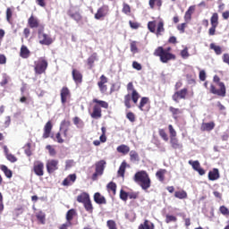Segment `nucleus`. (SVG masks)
Listing matches in <instances>:
<instances>
[{
    "instance_id": "45",
    "label": "nucleus",
    "mask_w": 229,
    "mask_h": 229,
    "mask_svg": "<svg viewBox=\"0 0 229 229\" xmlns=\"http://www.w3.org/2000/svg\"><path fill=\"white\" fill-rule=\"evenodd\" d=\"M139 92L136 91V89H133L132 93H131V99L133 101V103L137 104V102L139 101Z\"/></svg>"
},
{
    "instance_id": "51",
    "label": "nucleus",
    "mask_w": 229,
    "mask_h": 229,
    "mask_svg": "<svg viewBox=\"0 0 229 229\" xmlns=\"http://www.w3.org/2000/svg\"><path fill=\"white\" fill-rule=\"evenodd\" d=\"M8 75L6 73H3V80L0 82L1 87H4V85H8Z\"/></svg>"
},
{
    "instance_id": "64",
    "label": "nucleus",
    "mask_w": 229,
    "mask_h": 229,
    "mask_svg": "<svg viewBox=\"0 0 229 229\" xmlns=\"http://www.w3.org/2000/svg\"><path fill=\"white\" fill-rule=\"evenodd\" d=\"M223 62L225 64H227V65H229V55L228 54H224V55H223Z\"/></svg>"
},
{
    "instance_id": "25",
    "label": "nucleus",
    "mask_w": 229,
    "mask_h": 229,
    "mask_svg": "<svg viewBox=\"0 0 229 229\" xmlns=\"http://www.w3.org/2000/svg\"><path fill=\"white\" fill-rule=\"evenodd\" d=\"M36 217L41 223V225H46V213L39 211L36 214Z\"/></svg>"
},
{
    "instance_id": "8",
    "label": "nucleus",
    "mask_w": 229,
    "mask_h": 229,
    "mask_svg": "<svg viewBox=\"0 0 229 229\" xmlns=\"http://www.w3.org/2000/svg\"><path fill=\"white\" fill-rule=\"evenodd\" d=\"M58 169V160L51 159L47 162V171L49 174L55 173Z\"/></svg>"
},
{
    "instance_id": "50",
    "label": "nucleus",
    "mask_w": 229,
    "mask_h": 229,
    "mask_svg": "<svg viewBox=\"0 0 229 229\" xmlns=\"http://www.w3.org/2000/svg\"><path fill=\"white\" fill-rule=\"evenodd\" d=\"M175 221H176V216L173 215H166L165 223L167 224L175 223Z\"/></svg>"
},
{
    "instance_id": "47",
    "label": "nucleus",
    "mask_w": 229,
    "mask_h": 229,
    "mask_svg": "<svg viewBox=\"0 0 229 229\" xmlns=\"http://www.w3.org/2000/svg\"><path fill=\"white\" fill-rule=\"evenodd\" d=\"M188 163L190 164L191 166H192V169H194V171H197L198 168L200 166L199 161L190 160Z\"/></svg>"
},
{
    "instance_id": "23",
    "label": "nucleus",
    "mask_w": 229,
    "mask_h": 229,
    "mask_svg": "<svg viewBox=\"0 0 229 229\" xmlns=\"http://www.w3.org/2000/svg\"><path fill=\"white\" fill-rule=\"evenodd\" d=\"M165 173H167V170L165 169H160L156 173V176L159 182H164L165 180Z\"/></svg>"
},
{
    "instance_id": "36",
    "label": "nucleus",
    "mask_w": 229,
    "mask_h": 229,
    "mask_svg": "<svg viewBox=\"0 0 229 229\" xmlns=\"http://www.w3.org/2000/svg\"><path fill=\"white\" fill-rule=\"evenodd\" d=\"M210 49H213L215 51L216 55H221V53H223L221 47L216 46V44H214V43L210 44Z\"/></svg>"
},
{
    "instance_id": "2",
    "label": "nucleus",
    "mask_w": 229,
    "mask_h": 229,
    "mask_svg": "<svg viewBox=\"0 0 229 229\" xmlns=\"http://www.w3.org/2000/svg\"><path fill=\"white\" fill-rule=\"evenodd\" d=\"M154 55H155V56H159L160 62H162V64H167V62H169V60H174V58H176V56L174 55L167 52L162 47H158L155 50Z\"/></svg>"
},
{
    "instance_id": "46",
    "label": "nucleus",
    "mask_w": 229,
    "mask_h": 229,
    "mask_svg": "<svg viewBox=\"0 0 229 229\" xmlns=\"http://www.w3.org/2000/svg\"><path fill=\"white\" fill-rule=\"evenodd\" d=\"M168 130L170 132V139L176 138V131L174 130L172 124L168 125Z\"/></svg>"
},
{
    "instance_id": "41",
    "label": "nucleus",
    "mask_w": 229,
    "mask_h": 229,
    "mask_svg": "<svg viewBox=\"0 0 229 229\" xmlns=\"http://www.w3.org/2000/svg\"><path fill=\"white\" fill-rule=\"evenodd\" d=\"M124 171H126V162H123L119 167L118 174L120 176H124Z\"/></svg>"
},
{
    "instance_id": "9",
    "label": "nucleus",
    "mask_w": 229,
    "mask_h": 229,
    "mask_svg": "<svg viewBox=\"0 0 229 229\" xmlns=\"http://www.w3.org/2000/svg\"><path fill=\"white\" fill-rule=\"evenodd\" d=\"M187 96V89H182L177 92H175L173 97L172 99L175 102V103H180V99H185V97Z\"/></svg>"
},
{
    "instance_id": "20",
    "label": "nucleus",
    "mask_w": 229,
    "mask_h": 229,
    "mask_svg": "<svg viewBox=\"0 0 229 229\" xmlns=\"http://www.w3.org/2000/svg\"><path fill=\"white\" fill-rule=\"evenodd\" d=\"M90 199V196L87 192H83L77 197V201L79 203H87L88 200Z\"/></svg>"
},
{
    "instance_id": "26",
    "label": "nucleus",
    "mask_w": 229,
    "mask_h": 229,
    "mask_svg": "<svg viewBox=\"0 0 229 229\" xmlns=\"http://www.w3.org/2000/svg\"><path fill=\"white\" fill-rule=\"evenodd\" d=\"M21 58H29L30 57V49L26 46H22L21 48Z\"/></svg>"
},
{
    "instance_id": "5",
    "label": "nucleus",
    "mask_w": 229,
    "mask_h": 229,
    "mask_svg": "<svg viewBox=\"0 0 229 229\" xmlns=\"http://www.w3.org/2000/svg\"><path fill=\"white\" fill-rule=\"evenodd\" d=\"M220 89H216V86L211 85L210 86V93L216 94V96H221L222 98H225L226 96V87L225 86L224 82L218 83Z\"/></svg>"
},
{
    "instance_id": "21",
    "label": "nucleus",
    "mask_w": 229,
    "mask_h": 229,
    "mask_svg": "<svg viewBox=\"0 0 229 229\" xmlns=\"http://www.w3.org/2000/svg\"><path fill=\"white\" fill-rule=\"evenodd\" d=\"M170 143L174 149H182V148H183L182 143H180V141H178V139L176 138H170Z\"/></svg>"
},
{
    "instance_id": "33",
    "label": "nucleus",
    "mask_w": 229,
    "mask_h": 229,
    "mask_svg": "<svg viewBox=\"0 0 229 229\" xmlns=\"http://www.w3.org/2000/svg\"><path fill=\"white\" fill-rule=\"evenodd\" d=\"M74 216H76V211L74 209L68 210L66 213V221L71 223L72 219L74 218Z\"/></svg>"
},
{
    "instance_id": "35",
    "label": "nucleus",
    "mask_w": 229,
    "mask_h": 229,
    "mask_svg": "<svg viewBox=\"0 0 229 229\" xmlns=\"http://www.w3.org/2000/svg\"><path fill=\"white\" fill-rule=\"evenodd\" d=\"M96 60H98V54H92L88 58V65H89V67H92V65H94V62H96Z\"/></svg>"
},
{
    "instance_id": "18",
    "label": "nucleus",
    "mask_w": 229,
    "mask_h": 229,
    "mask_svg": "<svg viewBox=\"0 0 229 229\" xmlns=\"http://www.w3.org/2000/svg\"><path fill=\"white\" fill-rule=\"evenodd\" d=\"M218 178H219V170L217 168H214L212 171H209L208 179L211 182L218 180Z\"/></svg>"
},
{
    "instance_id": "57",
    "label": "nucleus",
    "mask_w": 229,
    "mask_h": 229,
    "mask_svg": "<svg viewBox=\"0 0 229 229\" xmlns=\"http://www.w3.org/2000/svg\"><path fill=\"white\" fill-rule=\"evenodd\" d=\"M126 117L131 123H135V114L129 112L127 113Z\"/></svg>"
},
{
    "instance_id": "24",
    "label": "nucleus",
    "mask_w": 229,
    "mask_h": 229,
    "mask_svg": "<svg viewBox=\"0 0 229 229\" xmlns=\"http://www.w3.org/2000/svg\"><path fill=\"white\" fill-rule=\"evenodd\" d=\"M84 208L86 210V212H89V214H92L93 210H94V207H92V202L90 201V199L86 201L84 204Z\"/></svg>"
},
{
    "instance_id": "58",
    "label": "nucleus",
    "mask_w": 229,
    "mask_h": 229,
    "mask_svg": "<svg viewBox=\"0 0 229 229\" xmlns=\"http://www.w3.org/2000/svg\"><path fill=\"white\" fill-rule=\"evenodd\" d=\"M72 226V222L66 221L64 224L61 225L59 229H67Z\"/></svg>"
},
{
    "instance_id": "16",
    "label": "nucleus",
    "mask_w": 229,
    "mask_h": 229,
    "mask_svg": "<svg viewBox=\"0 0 229 229\" xmlns=\"http://www.w3.org/2000/svg\"><path fill=\"white\" fill-rule=\"evenodd\" d=\"M72 79L75 81V83H81V80H82L83 76L81 75L80 71L73 69L72 72Z\"/></svg>"
},
{
    "instance_id": "52",
    "label": "nucleus",
    "mask_w": 229,
    "mask_h": 229,
    "mask_svg": "<svg viewBox=\"0 0 229 229\" xmlns=\"http://www.w3.org/2000/svg\"><path fill=\"white\" fill-rule=\"evenodd\" d=\"M148 4L150 8H155V4H157V6H160V4H162L160 0H149Z\"/></svg>"
},
{
    "instance_id": "55",
    "label": "nucleus",
    "mask_w": 229,
    "mask_h": 229,
    "mask_svg": "<svg viewBox=\"0 0 229 229\" xmlns=\"http://www.w3.org/2000/svg\"><path fill=\"white\" fill-rule=\"evenodd\" d=\"M131 160H139V154L135 150L130 152Z\"/></svg>"
},
{
    "instance_id": "34",
    "label": "nucleus",
    "mask_w": 229,
    "mask_h": 229,
    "mask_svg": "<svg viewBox=\"0 0 229 229\" xmlns=\"http://www.w3.org/2000/svg\"><path fill=\"white\" fill-rule=\"evenodd\" d=\"M148 101H149V98H148L146 97L141 98L140 106H139V108H140V110H141V112L144 111V106L148 105Z\"/></svg>"
},
{
    "instance_id": "54",
    "label": "nucleus",
    "mask_w": 229,
    "mask_h": 229,
    "mask_svg": "<svg viewBox=\"0 0 229 229\" xmlns=\"http://www.w3.org/2000/svg\"><path fill=\"white\" fill-rule=\"evenodd\" d=\"M120 199H123V201H127L128 200V192L121 190V191H120Z\"/></svg>"
},
{
    "instance_id": "1",
    "label": "nucleus",
    "mask_w": 229,
    "mask_h": 229,
    "mask_svg": "<svg viewBox=\"0 0 229 229\" xmlns=\"http://www.w3.org/2000/svg\"><path fill=\"white\" fill-rule=\"evenodd\" d=\"M134 182L139 183L143 191H148L151 187V179H149V174L148 172L141 170L134 174Z\"/></svg>"
},
{
    "instance_id": "63",
    "label": "nucleus",
    "mask_w": 229,
    "mask_h": 229,
    "mask_svg": "<svg viewBox=\"0 0 229 229\" xmlns=\"http://www.w3.org/2000/svg\"><path fill=\"white\" fill-rule=\"evenodd\" d=\"M74 165V160H66L65 162V169H71Z\"/></svg>"
},
{
    "instance_id": "43",
    "label": "nucleus",
    "mask_w": 229,
    "mask_h": 229,
    "mask_svg": "<svg viewBox=\"0 0 229 229\" xmlns=\"http://www.w3.org/2000/svg\"><path fill=\"white\" fill-rule=\"evenodd\" d=\"M130 101H131V96L128 94L124 97V105L127 108H131V105L130 104Z\"/></svg>"
},
{
    "instance_id": "44",
    "label": "nucleus",
    "mask_w": 229,
    "mask_h": 229,
    "mask_svg": "<svg viewBox=\"0 0 229 229\" xmlns=\"http://www.w3.org/2000/svg\"><path fill=\"white\" fill-rule=\"evenodd\" d=\"M70 17L74 19L76 22H80L81 21V14H80V13H70Z\"/></svg>"
},
{
    "instance_id": "48",
    "label": "nucleus",
    "mask_w": 229,
    "mask_h": 229,
    "mask_svg": "<svg viewBox=\"0 0 229 229\" xmlns=\"http://www.w3.org/2000/svg\"><path fill=\"white\" fill-rule=\"evenodd\" d=\"M107 228L109 229H117V224H115V221L114 220H108L106 222Z\"/></svg>"
},
{
    "instance_id": "6",
    "label": "nucleus",
    "mask_w": 229,
    "mask_h": 229,
    "mask_svg": "<svg viewBox=\"0 0 229 229\" xmlns=\"http://www.w3.org/2000/svg\"><path fill=\"white\" fill-rule=\"evenodd\" d=\"M39 44L42 46H51L53 44V38L42 30H38Z\"/></svg>"
},
{
    "instance_id": "28",
    "label": "nucleus",
    "mask_w": 229,
    "mask_h": 229,
    "mask_svg": "<svg viewBox=\"0 0 229 229\" xmlns=\"http://www.w3.org/2000/svg\"><path fill=\"white\" fill-rule=\"evenodd\" d=\"M154 226L153 223L148 220H145V222L139 226V229H151Z\"/></svg>"
},
{
    "instance_id": "61",
    "label": "nucleus",
    "mask_w": 229,
    "mask_h": 229,
    "mask_svg": "<svg viewBox=\"0 0 229 229\" xmlns=\"http://www.w3.org/2000/svg\"><path fill=\"white\" fill-rule=\"evenodd\" d=\"M133 69H136V71H142V65L139 64L137 61H134L132 63Z\"/></svg>"
},
{
    "instance_id": "27",
    "label": "nucleus",
    "mask_w": 229,
    "mask_h": 229,
    "mask_svg": "<svg viewBox=\"0 0 229 229\" xmlns=\"http://www.w3.org/2000/svg\"><path fill=\"white\" fill-rule=\"evenodd\" d=\"M218 21H219V15L217 14V13H213L210 19L211 26L217 27V24H219Z\"/></svg>"
},
{
    "instance_id": "40",
    "label": "nucleus",
    "mask_w": 229,
    "mask_h": 229,
    "mask_svg": "<svg viewBox=\"0 0 229 229\" xmlns=\"http://www.w3.org/2000/svg\"><path fill=\"white\" fill-rule=\"evenodd\" d=\"M164 21H159L157 24V36L160 35L161 33H164Z\"/></svg>"
},
{
    "instance_id": "56",
    "label": "nucleus",
    "mask_w": 229,
    "mask_h": 229,
    "mask_svg": "<svg viewBox=\"0 0 229 229\" xmlns=\"http://www.w3.org/2000/svg\"><path fill=\"white\" fill-rule=\"evenodd\" d=\"M219 211L221 214H223V216H229V209L225 206H221Z\"/></svg>"
},
{
    "instance_id": "11",
    "label": "nucleus",
    "mask_w": 229,
    "mask_h": 229,
    "mask_svg": "<svg viewBox=\"0 0 229 229\" xmlns=\"http://www.w3.org/2000/svg\"><path fill=\"white\" fill-rule=\"evenodd\" d=\"M34 173L37 174V176H44V163H36L34 165Z\"/></svg>"
},
{
    "instance_id": "49",
    "label": "nucleus",
    "mask_w": 229,
    "mask_h": 229,
    "mask_svg": "<svg viewBox=\"0 0 229 229\" xmlns=\"http://www.w3.org/2000/svg\"><path fill=\"white\" fill-rule=\"evenodd\" d=\"M148 28L151 33H155V28H157V24L155 23V21H148Z\"/></svg>"
},
{
    "instance_id": "32",
    "label": "nucleus",
    "mask_w": 229,
    "mask_h": 229,
    "mask_svg": "<svg viewBox=\"0 0 229 229\" xmlns=\"http://www.w3.org/2000/svg\"><path fill=\"white\" fill-rule=\"evenodd\" d=\"M73 123L75 124L76 128L81 129L84 126L83 121L80 119V117L75 116L73 118Z\"/></svg>"
},
{
    "instance_id": "7",
    "label": "nucleus",
    "mask_w": 229,
    "mask_h": 229,
    "mask_svg": "<svg viewBox=\"0 0 229 229\" xmlns=\"http://www.w3.org/2000/svg\"><path fill=\"white\" fill-rule=\"evenodd\" d=\"M108 12H109L108 5H103L99 7L97 11V13L95 14V19L97 21H99L104 17H106L108 15Z\"/></svg>"
},
{
    "instance_id": "22",
    "label": "nucleus",
    "mask_w": 229,
    "mask_h": 229,
    "mask_svg": "<svg viewBox=\"0 0 229 229\" xmlns=\"http://www.w3.org/2000/svg\"><path fill=\"white\" fill-rule=\"evenodd\" d=\"M116 150L118 153H122L123 155H128V153H130V147H128L127 145H120L116 148Z\"/></svg>"
},
{
    "instance_id": "60",
    "label": "nucleus",
    "mask_w": 229,
    "mask_h": 229,
    "mask_svg": "<svg viewBox=\"0 0 229 229\" xmlns=\"http://www.w3.org/2000/svg\"><path fill=\"white\" fill-rule=\"evenodd\" d=\"M47 149L48 150L51 157H55V155H56V150H55V148L51 145H47Z\"/></svg>"
},
{
    "instance_id": "17",
    "label": "nucleus",
    "mask_w": 229,
    "mask_h": 229,
    "mask_svg": "<svg viewBox=\"0 0 229 229\" xmlns=\"http://www.w3.org/2000/svg\"><path fill=\"white\" fill-rule=\"evenodd\" d=\"M214 128H216V123H214V122L203 123L201 125L202 131H212Z\"/></svg>"
},
{
    "instance_id": "10",
    "label": "nucleus",
    "mask_w": 229,
    "mask_h": 229,
    "mask_svg": "<svg viewBox=\"0 0 229 229\" xmlns=\"http://www.w3.org/2000/svg\"><path fill=\"white\" fill-rule=\"evenodd\" d=\"M105 83H108V79L105 75H102L100 76V81L98 82V89L102 94H105V92L108 90V88Z\"/></svg>"
},
{
    "instance_id": "53",
    "label": "nucleus",
    "mask_w": 229,
    "mask_h": 229,
    "mask_svg": "<svg viewBox=\"0 0 229 229\" xmlns=\"http://www.w3.org/2000/svg\"><path fill=\"white\" fill-rule=\"evenodd\" d=\"M5 157L7 160H9V162H12V164H15V162H17L16 157L13 156V154H7Z\"/></svg>"
},
{
    "instance_id": "19",
    "label": "nucleus",
    "mask_w": 229,
    "mask_h": 229,
    "mask_svg": "<svg viewBox=\"0 0 229 229\" xmlns=\"http://www.w3.org/2000/svg\"><path fill=\"white\" fill-rule=\"evenodd\" d=\"M101 107L99 106H94L93 113L91 114L92 119H101Z\"/></svg>"
},
{
    "instance_id": "30",
    "label": "nucleus",
    "mask_w": 229,
    "mask_h": 229,
    "mask_svg": "<svg viewBox=\"0 0 229 229\" xmlns=\"http://www.w3.org/2000/svg\"><path fill=\"white\" fill-rule=\"evenodd\" d=\"M169 110L173 114L174 119H178V115H180V114H182V110L179 108H174L173 106H170Z\"/></svg>"
},
{
    "instance_id": "4",
    "label": "nucleus",
    "mask_w": 229,
    "mask_h": 229,
    "mask_svg": "<svg viewBox=\"0 0 229 229\" xmlns=\"http://www.w3.org/2000/svg\"><path fill=\"white\" fill-rule=\"evenodd\" d=\"M47 61L44 58L38 59V61L35 62V72L36 74H44L46 72V69H47Z\"/></svg>"
},
{
    "instance_id": "38",
    "label": "nucleus",
    "mask_w": 229,
    "mask_h": 229,
    "mask_svg": "<svg viewBox=\"0 0 229 229\" xmlns=\"http://www.w3.org/2000/svg\"><path fill=\"white\" fill-rule=\"evenodd\" d=\"M122 12L123 13H125V15H130V13H131V8L130 7V5L128 4L124 3L123 5Z\"/></svg>"
},
{
    "instance_id": "31",
    "label": "nucleus",
    "mask_w": 229,
    "mask_h": 229,
    "mask_svg": "<svg viewBox=\"0 0 229 229\" xmlns=\"http://www.w3.org/2000/svg\"><path fill=\"white\" fill-rule=\"evenodd\" d=\"M1 169H2L3 173L5 174L6 178H12V176H13L12 170L8 169L7 165H3L1 166Z\"/></svg>"
},
{
    "instance_id": "3",
    "label": "nucleus",
    "mask_w": 229,
    "mask_h": 229,
    "mask_svg": "<svg viewBox=\"0 0 229 229\" xmlns=\"http://www.w3.org/2000/svg\"><path fill=\"white\" fill-rule=\"evenodd\" d=\"M105 165H106V160H100L96 163L95 166V173L92 175V180L96 181L98 180V176L103 175V173L105 171Z\"/></svg>"
},
{
    "instance_id": "42",
    "label": "nucleus",
    "mask_w": 229,
    "mask_h": 229,
    "mask_svg": "<svg viewBox=\"0 0 229 229\" xmlns=\"http://www.w3.org/2000/svg\"><path fill=\"white\" fill-rule=\"evenodd\" d=\"M93 103H97L98 105H100L102 108H108V103L103 101V100H98V98L93 99Z\"/></svg>"
},
{
    "instance_id": "29",
    "label": "nucleus",
    "mask_w": 229,
    "mask_h": 229,
    "mask_svg": "<svg viewBox=\"0 0 229 229\" xmlns=\"http://www.w3.org/2000/svg\"><path fill=\"white\" fill-rule=\"evenodd\" d=\"M174 196L178 199H185V198H187V191H178L174 192Z\"/></svg>"
},
{
    "instance_id": "59",
    "label": "nucleus",
    "mask_w": 229,
    "mask_h": 229,
    "mask_svg": "<svg viewBox=\"0 0 229 229\" xmlns=\"http://www.w3.org/2000/svg\"><path fill=\"white\" fill-rule=\"evenodd\" d=\"M107 189H109L110 191H112L113 192H115L116 189H117V185L111 182L107 184Z\"/></svg>"
},
{
    "instance_id": "62",
    "label": "nucleus",
    "mask_w": 229,
    "mask_h": 229,
    "mask_svg": "<svg viewBox=\"0 0 229 229\" xmlns=\"http://www.w3.org/2000/svg\"><path fill=\"white\" fill-rule=\"evenodd\" d=\"M199 80L200 81H205V80H207V73L205 72V70H201L199 72Z\"/></svg>"
},
{
    "instance_id": "39",
    "label": "nucleus",
    "mask_w": 229,
    "mask_h": 229,
    "mask_svg": "<svg viewBox=\"0 0 229 229\" xmlns=\"http://www.w3.org/2000/svg\"><path fill=\"white\" fill-rule=\"evenodd\" d=\"M181 56L183 58V60H187L191 56L189 54V48L184 47L183 50L181 51Z\"/></svg>"
},
{
    "instance_id": "13",
    "label": "nucleus",
    "mask_w": 229,
    "mask_h": 229,
    "mask_svg": "<svg viewBox=\"0 0 229 229\" xmlns=\"http://www.w3.org/2000/svg\"><path fill=\"white\" fill-rule=\"evenodd\" d=\"M71 92L69 91V89L67 87H64L61 89V103L63 105H65L67 103V98H69V95Z\"/></svg>"
},
{
    "instance_id": "12",
    "label": "nucleus",
    "mask_w": 229,
    "mask_h": 229,
    "mask_svg": "<svg viewBox=\"0 0 229 229\" xmlns=\"http://www.w3.org/2000/svg\"><path fill=\"white\" fill-rule=\"evenodd\" d=\"M51 130H53V124H51V121H48L44 127L43 139H49L51 136Z\"/></svg>"
},
{
    "instance_id": "37",
    "label": "nucleus",
    "mask_w": 229,
    "mask_h": 229,
    "mask_svg": "<svg viewBox=\"0 0 229 229\" xmlns=\"http://www.w3.org/2000/svg\"><path fill=\"white\" fill-rule=\"evenodd\" d=\"M158 134L161 137V139H163V140H165V142H167V140H169V137L167 136V133L165 132V131L164 129H159Z\"/></svg>"
},
{
    "instance_id": "14",
    "label": "nucleus",
    "mask_w": 229,
    "mask_h": 229,
    "mask_svg": "<svg viewBox=\"0 0 229 229\" xmlns=\"http://www.w3.org/2000/svg\"><path fill=\"white\" fill-rule=\"evenodd\" d=\"M28 24L30 28L33 29V28H38L40 22L38 21V18L31 15L28 20Z\"/></svg>"
},
{
    "instance_id": "15",
    "label": "nucleus",
    "mask_w": 229,
    "mask_h": 229,
    "mask_svg": "<svg viewBox=\"0 0 229 229\" xmlns=\"http://www.w3.org/2000/svg\"><path fill=\"white\" fill-rule=\"evenodd\" d=\"M94 201L97 202L98 205H106V199L99 192L94 194Z\"/></svg>"
}]
</instances>
